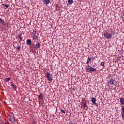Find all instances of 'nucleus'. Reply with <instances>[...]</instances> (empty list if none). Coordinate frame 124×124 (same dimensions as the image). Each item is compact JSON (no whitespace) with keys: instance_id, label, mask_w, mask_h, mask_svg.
<instances>
[{"instance_id":"nucleus-1","label":"nucleus","mask_w":124,"mask_h":124,"mask_svg":"<svg viewBox=\"0 0 124 124\" xmlns=\"http://www.w3.org/2000/svg\"><path fill=\"white\" fill-rule=\"evenodd\" d=\"M108 81V86H110L111 85H114V84H116V83H117V81H116V80H115V78H111V79H109L108 80V79H107Z\"/></svg>"},{"instance_id":"nucleus-2","label":"nucleus","mask_w":124,"mask_h":124,"mask_svg":"<svg viewBox=\"0 0 124 124\" xmlns=\"http://www.w3.org/2000/svg\"><path fill=\"white\" fill-rule=\"evenodd\" d=\"M86 70L88 71V72H91L92 71H96V69L93 68L92 66H90V65H88L86 67Z\"/></svg>"},{"instance_id":"nucleus-3","label":"nucleus","mask_w":124,"mask_h":124,"mask_svg":"<svg viewBox=\"0 0 124 124\" xmlns=\"http://www.w3.org/2000/svg\"><path fill=\"white\" fill-rule=\"evenodd\" d=\"M46 78L48 79V81L52 82L53 81V77H52V75L50 74V73H46Z\"/></svg>"},{"instance_id":"nucleus-4","label":"nucleus","mask_w":124,"mask_h":124,"mask_svg":"<svg viewBox=\"0 0 124 124\" xmlns=\"http://www.w3.org/2000/svg\"><path fill=\"white\" fill-rule=\"evenodd\" d=\"M104 36H105V38L107 39H109V38H111V37H112V34L108 33V32H106L104 33Z\"/></svg>"},{"instance_id":"nucleus-5","label":"nucleus","mask_w":124,"mask_h":124,"mask_svg":"<svg viewBox=\"0 0 124 124\" xmlns=\"http://www.w3.org/2000/svg\"><path fill=\"white\" fill-rule=\"evenodd\" d=\"M36 32L35 33L33 34H31V38L33 39V40H34V42L35 41V40H38V37H37V36H36Z\"/></svg>"},{"instance_id":"nucleus-6","label":"nucleus","mask_w":124,"mask_h":124,"mask_svg":"<svg viewBox=\"0 0 124 124\" xmlns=\"http://www.w3.org/2000/svg\"><path fill=\"white\" fill-rule=\"evenodd\" d=\"M91 101L92 102V103H93V104H94V105H95L96 106H98V104L96 103V99H95V98L93 97L91 98Z\"/></svg>"},{"instance_id":"nucleus-7","label":"nucleus","mask_w":124,"mask_h":124,"mask_svg":"<svg viewBox=\"0 0 124 124\" xmlns=\"http://www.w3.org/2000/svg\"><path fill=\"white\" fill-rule=\"evenodd\" d=\"M11 86L12 88H13V90H14L15 91H16V90H17V87H16V85H15V84H14V83H13V82H12L11 83Z\"/></svg>"},{"instance_id":"nucleus-8","label":"nucleus","mask_w":124,"mask_h":124,"mask_svg":"<svg viewBox=\"0 0 124 124\" xmlns=\"http://www.w3.org/2000/svg\"><path fill=\"white\" fill-rule=\"evenodd\" d=\"M9 121L10 122H11L12 123H15L16 120H15V118L14 117V116H11L10 117Z\"/></svg>"},{"instance_id":"nucleus-9","label":"nucleus","mask_w":124,"mask_h":124,"mask_svg":"<svg viewBox=\"0 0 124 124\" xmlns=\"http://www.w3.org/2000/svg\"><path fill=\"white\" fill-rule=\"evenodd\" d=\"M43 2H44V4L48 5L50 3V0H43Z\"/></svg>"},{"instance_id":"nucleus-10","label":"nucleus","mask_w":124,"mask_h":124,"mask_svg":"<svg viewBox=\"0 0 124 124\" xmlns=\"http://www.w3.org/2000/svg\"><path fill=\"white\" fill-rule=\"evenodd\" d=\"M0 23L1 24L2 27H4L5 26V22L2 19L0 18Z\"/></svg>"},{"instance_id":"nucleus-11","label":"nucleus","mask_w":124,"mask_h":124,"mask_svg":"<svg viewBox=\"0 0 124 124\" xmlns=\"http://www.w3.org/2000/svg\"><path fill=\"white\" fill-rule=\"evenodd\" d=\"M35 49H39V48H40V43H36L35 46Z\"/></svg>"},{"instance_id":"nucleus-12","label":"nucleus","mask_w":124,"mask_h":124,"mask_svg":"<svg viewBox=\"0 0 124 124\" xmlns=\"http://www.w3.org/2000/svg\"><path fill=\"white\" fill-rule=\"evenodd\" d=\"M26 44L27 45H31V39H27V40L26 41Z\"/></svg>"},{"instance_id":"nucleus-13","label":"nucleus","mask_w":124,"mask_h":124,"mask_svg":"<svg viewBox=\"0 0 124 124\" xmlns=\"http://www.w3.org/2000/svg\"><path fill=\"white\" fill-rule=\"evenodd\" d=\"M113 75H112L111 74L108 75L107 77L108 79L111 80V79H113Z\"/></svg>"},{"instance_id":"nucleus-14","label":"nucleus","mask_w":124,"mask_h":124,"mask_svg":"<svg viewBox=\"0 0 124 124\" xmlns=\"http://www.w3.org/2000/svg\"><path fill=\"white\" fill-rule=\"evenodd\" d=\"M82 105H83V107H84V108H85V107L87 108L86 109H88V106H87V102H83L82 103Z\"/></svg>"},{"instance_id":"nucleus-15","label":"nucleus","mask_w":124,"mask_h":124,"mask_svg":"<svg viewBox=\"0 0 124 124\" xmlns=\"http://www.w3.org/2000/svg\"><path fill=\"white\" fill-rule=\"evenodd\" d=\"M18 38H19L20 41H23V37H22V34L21 33H18Z\"/></svg>"},{"instance_id":"nucleus-16","label":"nucleus","mask_w":124,"mask_h":124,"mask_svg":"<svg viewBox=\"0 0 124 124\" xmlns=\"http://www.w3.org/2000/svg\"><path fill=\"white\" fill-rule=\"evenodd\" d=\"M73 2H74L73 0H68L67 5H70V4H72Z\"/></svg>"},{"instance_id":"nucleus-17","label":"nucleus","mask_w":124,"mask_h":124,"mask_svg":"<svg viewBox=\"0 0 124 124\" xmlns=\"http://www.w3.org/2000/svg\"><path fill=\"white\" fill-rule=\"evenodd\" d=\"M120 103L124 105V98L120 99Z\"/></svg>"},{"instance_id":"nucleus-18","label":"nucleus","mask_w":124,"mask_h":124,"mask_svg":"<svg viewBox=\"0 0 124 124\" xmlns=\"http://www.w3.org/2000/svg\"><path fill=\"white\" fill-rule=\"evenodd\" d=\"M110 32H111L110 34H111V36L112 35H115L116 34L115 32L113 31V29H111Z\"/></svg>"},{"instance_id":"nucleus-19","label":"nucleus","mask_w":124,"mask_h":124,"mask_svg":"<svg viewBox=\"0 0 124 124\" xmlns=\"http://www.w3.org/2000/svg\"><path fill=\"white\" fill-rule=\"evenodd\" d=\"M39 98H40V99H41L42 100V99H43V94L41 93L39 95Z\"/></svg>"},{"instance_id":"nucleus-20","label":"nucleus","mask_w":124,"mask_h":124,"mask_svg":"<svg viewBox=\"0 0 124 124\" xmlns=\"http://www.w3.org/2000/svg\"><path fill=\"white\" fill-rule=\"evenodd\" d=\"M104 64H105V62H102L100 63V66L104 67Z\"/></svg>"},{"instance_id":"nucleus-21","label":"nucleus","mask_w":124,"mask_h":124,"mask_svg":"<svg viewBox=\"0 0 124 124\" xmlns=\"http://www.w3.org/2000/svg\"><path fill=\"white\" fill-rule=\"evenodd\" d=\"M2 5H3L4 6H5L6 8H8V7H9V5L6 4H2Z\"/></svg>"},{"instance_id":"nucleus-22","label":"nucleus","mask_w":124,"mask_h":124,"mask_svg":"<svg viewBox=\"0 0 124 124\" xmlns=\"http://www.w3.org/2000/svg\"><path fill=\"white\" fill-rule=\"evenodd\" d=\"M10 78H6L5 81V82H8V81H10Z\"/></svg>"},{"instance_id":"nucleus-23","label":"nucleus","mask_w":124,"mask_h":124,"mask_svg":"<svg viewBox=\"0 0 124 124\" xmlns=\"http://www.w3.org/2000/svg\"><path fill=\"white\" fill-rule=\"evenodd\" d=\"M61 113H63V114H65V111H64V110L61 109Z\"/></svg>"},{"instance_id":"nucleus-24","label":"nucleus","mask_w":124,"mask_h":124,"mask_svg":"<svg viewBox=\"0 0 124 124\" xmlns=\"http://www.w3.org/2000/svg\"><path fill=\"white\" fill-rule=\"evenodd\" d=\"M122 113L124 115V106L122 107Z\"/></svg>"},{"instance_id":"nucleus-25","label":"nucleus","mask_w":124,"mask_h":124,"mask_svg":"<svg viewBox=\"0 0 124 124\" xmlns=\"http://www.w3.org/2000/svg\"><path fill=\"white\" fill-rule=\"evenodd\" d=\"M87 61L89 62L92 61V57H88Z\"/></svg>"},{"instance_id":"nucleus-26","label":"nucleus","mask_w":124,"mask_h":124,"mask_svg":"<svg viewBox=\"0 0 124 124\" xmlns=\"http://www.w3.org/2000/svg\"><path fill=\"white\" fill-rule=\"evenodd\" d=\"M15 48H17V50H18V51H19L20 50V47H19V46H16V47H15Z\"/></svg>"},{"instance_id":"nucleus-27","label":"nucleus","mask_w":124,"mask_h":124,"mask_svg":"<svg viewBox=\"0 0 124 124\" xmlns=\"http://www.w3.org/2000/svg\"><path fill=\"white\" fill-rule=\"evenodd\" d=\"M86 63H87V64H89V63H90V61H88L87 60V62H86Z\"/></svg>"},{"instance_id":"nucleus-28","label":"nucleus","mask_w":124,"mask_h":124,"mask_svg":"<svg viewBox=\"0 0 124 124\" xmlns=\"http://www.w3.org/2000/svg\"><path fill=\"white\" fill-rule=\"evenodd\" d=\"M91 58H92V60H93H93H94V57H92Z\"/></svg>"},{"instance_id":"nucleus-29","label":"nucleus","mask_w":124,"mask_h":124,"mask_svg":"<svg viewBox=\"0 0 124 124\" xmlns=\"http://www.w3.org/2000/svg\"><path fill=\"white\" fill-rule=\"evenodd\" d=\"M122 118H124V113L122 114Z\"/></svg>"},{"instance_id":"nucleus-30","label":"nucleus","mask_w":124,"mask_h":124,"mask_svg":"<svg viewBox=\"0 0 124 124\" xmlns=\"http://www.w3.org/2000/svg\"><path fill=\"white\" fill-rule=\"evenodd\" d=\"M70 124H74V123H72V121H71Z\"/></svg>"},{"instance_id":"nucleus-31","label":"nucleus","mask_w":124,"mask_h":124,"mask_svg":"<svg viewBox=\"0 0 124 124\" xmlns=\"http://www.w3.org/2000/svg\"><path fill=\"white\" fill-rule=\"evenodd\" d=\"M34 123L36 124V123L35 122H34Z\"/></svg>"}]
</instances>
